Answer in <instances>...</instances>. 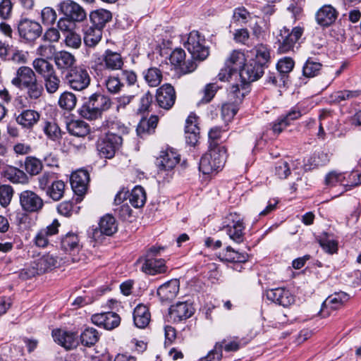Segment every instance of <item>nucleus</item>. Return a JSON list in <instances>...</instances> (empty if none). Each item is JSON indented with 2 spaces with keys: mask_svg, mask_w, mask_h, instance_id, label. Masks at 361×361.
<instances>
[{
  "mask_svg": "<svg viewBox=\"0 0 361 361\" xmlns=\"http://www.w3.org/2000/svg\"><path fill=\"white\" fill-rule=\"evenodd\" d=\"M68 132L73 136L84 137L90 132V126L82 120H71L66 123Z\"/></svg>",
  "mask_w": 361,
  "mask_h": 361,
  "instance_id": "c756f323",
  "label": "nucleus"
},
{
  "mask_svg": "<svg viewBox=\"0 0 361 361\" xmlns=\"http://www.w3.org/2000/svg\"><path fill=\"white\" fill-rule=\"evenodd\" d=\"M58 260L56 257L50 254L39 256L30 262V265L22 269L20 272L21 279L26 280L36 275L44 274L51 271L57 267Z\"/></svg>",
  "mask_w": 361,
  "mask_h": 361,
  "instance_id": "f03ea898",
  "label": "nucleus"
},
{
  "mask_svg": "<svg viewBox=\"0 0 361 361\" xmlns=\"http://www.w3.org/2000/svg\"><path fill=\"white\" fill-rule=\"evenodd\" d=\"M18 30L22 39L27 42H32L41 35L42 27L37 22L24 18L19 22Z\"/></svg>",
  "mask_w": 361,
  "mask_h": 361,
  "instance_id": "9b49d317",
  "label": "nucleus"
},
{
  "mask_svg": "<svg viewBox=\"0 0 361 361\" xmlns=\"http://www.w3.org/2000/svg\"><path fill=\"white\" fill-rule=\"evenodd\" d=\"M19 198L23 210L28 213L38 212L44 206L43 200L32 190L23 191Z\"/></svg>",
  "mask_w": 361,
  "mask_h": 361,
  "instance_id": "f8f14e48",
  "label": "nucleus"
},
{
  "mask_svg": "<svg viewBox=\"0 0 361 361\" xmlns=\"http://www.w3.org/2000/svg\"><path fill=\"white\" fill-rule=\"evenodd\" d=\"M237 104L234 101H232L222 105L221 114L224 120L229 121L233 118L238 111Z\"/></svg>",
  "mask_w": 361,
  "mask_h": 361,
  "instance_id": "338daca9",
  "label": "nucleus"
},
{
  "mask_svg": "<svg viewBox=\"0 0 361 361\" xmlns=\"http://www.w3.org/2000/svg\"><path fill=\"white\" fill-rule=\"evenodd\" d=\"M65 80L71 89L75 91H82L90 85L91 78L85 68L76 66L66 73Z\"/></svg>",
  "mask_w": 361,
  "mask_h": 361,
  "instance_id": "7ed1b4c3",
  "label": "nucleus"
},
{
  "mask_svg": "<svg viewBox=\"0 0 361 361\" xmlns=\"http://www.w3.org/2000/svg\"><path fill=\"white\" fill-rule=\"evenodd\" d=\"M58 104L61 109L67 111H71L76 106V96L73 92L65 91L61 94Z\"/></svg>",
  "mask_w": 361,
  "mask_h": 361,
  "instance_id": "37998d69",
  "label": "nucleus"
},
{
  "mask_svg": "<svg viewBox=\"0 0 361 361\" xmlns=\"http://www.w3.org/2000/svg\"><path fill=\"white\" fill-rule=\"evenodd\" d=\"M129 202L135 208L142 207L146 201V195L144 188L135 186L128 195Z\"/></svg>",
  "mask_w": 361,
  "mask_h": 361,
  "instance_id": "a19ab883",
  "label": "nucleus"
},
{
  "mask_svg": "<svg viewBox=\"0 0 361 361\" xmlns=\"http://www.w3.org/2000/svg\"><path fill=\"white\" fill-rule=\"evenodd\" d=\"M43 130L47 137L52 140H56L61 137V130L54 122L47 121Z\"/></svg>",
  "mask_w": 361,
  "mask_h": 361,
  "instance_id": "052dcab7",
  "label": "nucleus"
},
{
  "mask_svg": "<svg viewBox=\"0 0 361 361\" xmlns=\"http://www.w3.org/2000/svg\"><path fill=\"white\" fill-rule=\"evenodd\" d=\"M54 61L59 70L66 71L73 67L76 59L70 52L60 51L56 54Z\"/></svg>",
  "mask_w": 361,
  "mask_h": 361,
  "instance_id": "2f4dec72",
  "label": "nucleus"
},
{
  "mask_svg": "<svg viewBox=\"0 0 361 361\" xmlns=\"http://www.w3.org/2000/svg\"><path fill=\"white\" fill-rule=\"evenodd\" d=\"M146 82L151 87L158 86L162 80V73L157 68H150L144 73Z\"/></svg>",
  "mask_w": 361,
  "mask_h": 361,
  "instance_id": "a18cd8bd",
  "label": "nucleus"
},
{
  "mask_svg": "<svg viewBox=\"0 0 361 361\" xmlns=\"http://www.w3.org/2000/svg\"><path fill=\"white\" fill-rule=\"evenodd\" d=\"M91 320L94 324L102 326L106 330H112L120 324L121 318L118 314L112 312L94 314Z\"/></svg>",
  "mask_w": 361,
  "mask_h": 361,
  "instance_id": "dca6fc26",
  "label": "nucleus"
},
{
  "mask_svg": "<svg viewBox=\"0 0 361 361\" xmlns=\"http://www.w3.org/2000/svg\"><path fill=\"white\" fill-rule=\"evenodd\" d=\"M194 313L191 304L186 302H180L171 306L169 315L174 322H179L190 317Z\"/></svg>",
  "mask_w": 361,
  "mask_h": 361,
  "instance_id": "b1692460",
  "label": "nucleus"
},
{
  "mask_svg": "<svg viewBox=\"0 0 361 361\" xmlns=\"http://www.w3.org/2000/svg\"><path fill=\"white\" fill-rule=\"evenodd\" d=\"M337 18L336 9L331 5L323 6L317 13L316 19L322 26L331 25Z\"/></svg>",
  "mask_w": 361,
  "mask_h": 361,
  "instance_id": "cd10ccee",
  "label": "nucleus"
},
{
  "mask_svg": "<svg viewBox=\"0 0 361 361\" xmlns=\"http://www.w3.org/2000/svg\"><path fill=\"white\" fill-rule=\"evenodd\" d=\"M54 173L44 172L37 178L38 188L46 192L50 185L55 180Z\"/></svg>",
  "mask_w": 361,
  "mask_h": 361,
  "instance_id": "bf43d9fd",
  "label": "nucleus"
},
{
  "mask_svg": "<svg viewBox=\"0 0 361 361\" xmlns=\"http://www.w3.org/2000/svg\"><path fill=\"white\" fill-rule=\"evenodd\" d=\"M37 79V75L31 68L28 66H20L16 71V77L11 80V84L23 90Z\"/></svg>",
  "mask_w": 361,
  "mask_h": 361,
  "instance_id": "6ab92c4d",
  "label": "nucleus"
},
{
  "mask_svg": "<svg viewBox=\"0 0 361 361\" xmlns=\"http://www.w3.org/2000/svg\"><path fill=\"white\" fill-rule=\"evenodd\" d=\"M40 114L33 109H25L21 111L16 116V121L23 128L30 130L39 121Z\"/></svg>",
  "mask_w": 361,
  "mask_h": 361,
  "instance_id": "393cba45",
  "label": "nucleus"
},
{
  "mask_svg": "<svg viewBox=\"0 0 361 361\" xmlns=\"http://www.w3.org/2000/svg\"><path fill=\"white\" fill-rule=\"evenodd\" d=\"M303 30L300 27H294L291 32L286 27L281 29L277 37L278 51L280 53H286L293 50Z\"/></svg>",
  "mask_w": 361,
  "mask_h": 361,
  "instance_id": "0eeeda50",
  "label": "nucleus"
},
{
  "mask_svg": "<svg viewBox=\"0 0 361 361\" xmlns=\"http://www.w3.org/2000/svg\"><path fill=\"white\" fill-rule=\"evenodd\" d=\"M52 336L55 342L68 350L78 345V335L75 332L55 329L52 331Z\"/></svg>",
  "mask_w": 361,
  "mask_h": 361,
  "instance_id": "4be33fe9",
  "label": "nucleus"
},
{
  "mask_svg": "<svg viewBox=\"0 0 361 361\" xmlns=\"http://www.w3.org/2000/svg\"><path fill=\"white\" fill-rule=\"evenodd\" d=\"M223 345L216 343L213 350L209 352L207 356L201 359V361H219L222 357Z\"/></svg>",
  "mask_w": 361,
  "mask_h": 361,
  "instance_id": "774afa93",
  "label": "nucleus"
},
{
  "mask_svg": "<svg viewBox=\"0 0 361 361\" xmlns=\"http://www.w3.org/2000/svg\"><path fill=\"white\" fill-rule=\"evenodd\" d=\"M57 7L60 13L73 22H82L86 18L85 9L72 0H64Z\"/></svg>",
  "mask_w": 361,
  "mask_h": 361,
  "instance_id": "9d476101",
  "label": "nucleus"
},
{
  "mask_svg": "<svg viewBox=\"0 0 361 361\" xmlns=\"http://www.w3.org/2000/svg\"><path fill=\"white\" fill-rule=\"evenodd\" d=\"M151 320V313L147 306L140 304L135 307L133 311V322L135 325L140 329L147 327Z\"/></svg>",
  "mask_w": 361,
  "mask_h": 361,
  "instance_id": "bb28decb",
  "label": "nucleus"
},
{
  "mask_svg": "<svg viewBox=\"0 0 361 361\" xmlns=\"http://www.w3.org/2000/svg\"><path fill=\"white\" fill-rule=\"evenodd\" d=\"M226 159V149L223 146L209 147V150L201 157L199 169L204 174H212L221 171Z\"/></svg>",
  "mask_w": 361,
  "mask_h": 361,
  "instance_id": "f257e3e1",
  "label": "nucleus"
},
{
  "mask_svg": "<svg viewBox=\"0 0 361 361\" xmlns=\"http://www.w3.org/2000/svg\"><path fill=\"white\" fill-rule=\"evenodd\" d=\"M345 180V176L342 173H339L335 171L329 172L325 178V184L328 187H334L337 184L342 185V187L344 185L343 183ZM343 190V188H341ZM342 190L340 191V192Z\"/></svg>",
  "mask_w": 361,
  "mask_h": 361,
  "instance_id": "13d9d810",
  "label": "nucleus"
},
{
  "mask_svg": "<svg viewBox=\"0 0 361 361\" xmlns=\"http://www.w3.org/2000/svg\"><path fill=\"white\" fill-rule=\"evenodd\" d=\"M157 122L158 118L157 116H151L149 119H142L136 129L137 135L142 137L146 135L152 133L157 127Z\"/></svg>",
  "mask_w": 361,
  "mask_h": 361,
  "instance_id": "c9c22d12",
  "label": "nucleus"
},
{
  "mask_svg": "<svg viewBox=\"0 0 361 361\" xmlns=\"http://www.w3.org/2000/svg\"><path fill=\"white\" fill-rule=\"evenodd\" d=\"M123 66V60L121 55L116 51L106 49L102 55V58H98L92 66V68L98 75L99 71L103 68L109 71L121 70Z\"/></svg>",
  "mask_w": 361,
  "mask_h": 361,
  "instance_id": "423d86ee",
  "label": "nucleus"
},
{
  "mask_svg": "<svg viewBox=\"0 0 361 361\" xmlns=\"http://www.w3.org/2000/svg\"><path fill=\"white\" fill-rule=\"evenodd\" d=\"M123 143L121 135L109 131L97 142V150L101 157L111 159L114 157Z\"/></svg>",
  "mask_w": 361,
  "mask_h": 361,
  "instance_id": "20e7f679",
  "label": "nucleus"
},
{
  "mask_svg": "<svg viewBox=\"0 0 361 361\" xmlns=\"http://www.w3.org/2000/svg\"><path fill=\"white\" fill-rule=\"evenodd\" d=\"M118 226L115 218L106 214L101 218L99 223V228H95L92 232V238L99 240L102 235H111L117 231Z\"/></svg>",
  "mask_w": 361,
  "mask_h": 361,
  "instance_id": "f3484780",
  "label": "nucleus"
},
{
  "mask_svg": "<svg viewBox=\"0 0 361 361\" xmlns=\"http://www.w3.org/2000/svg\"><path fill=\"white\" fill-rule=\"evenodd\" d=\"M13 190L11 185H2L0 186V204L6 207L8 206L13 197Z\"/></svg>",
  "mask_w": 361,
  "mask_h": 361,
  "instance_id": "680f3d73",
  "label": "nucleus"
},
{
  "mask_svg": "<svg viewBox=\"0 0 361 361\" xmlns=\"http://www.w3.org/2000/svg\"><path fill=\"white\" fill-rule=\"evenodd\" d=\"M180 161V155L173 149L161 152L157 159V165L160 171L172 170Z\"/></svg>",
  "mask_w": 361,
  "mask_h": 361,
  "instance_id": "aec40b11",
  "label": "nucleus"
},
{
  "mask_svg": "<svg viewBox=\"0 0 361 361\" xmlns=\"http://www.w3.org/2000/svg\"><path fill=\"white\" fill-rule=\"evenodd\" d=\"M87 101L101 115L104 111L108 110L111 105V102L109 97L103 94L97 92L90 95L87 98Z\"/></svg>",
  "mask_w": 361,
  "mask_h": 361,
  "instance_id": "c85d7f7f",
  "label": "nucleus"
},
{
  "mask_svg": "<svg viewBox=\"0 0 361 361\" xmlns=\"http://www.w3.org/2000/svg\"><path fill=\"white\" fill-rule=\"evenodd\" d=\"M102 29L96 26L87 27L84 33V42L90 47L96 46L102 39Z\"/></svg>",
  "mask_w": 361,
  "mask_h": 361,
  "instance_id": "4c0bfd02",
  "label": "nucleus"
},
{
  "mask_svg": "<svg viewBox=\"0 0 361 361\" xmlns=\"http://www.w3.org/2000/svg\"><path fill=\"white\" fill-rule=\"evenodd\" d=\"M61 247L70 253L78 252L80 245L78 235L73 233H67L61 240Z\"/></svg>",
  "mask_w": 361,
  "mask_h": 361,
  "instance_id": "ea45409f",
  "label": "nucleus"
},
{
  "mask_svg": "<svg viewBox=\"0 0 361 361\" xmlns=\"http://www.w3.org/2000/svg\"><path fill=\"white\" fill-rule=\"evenodd\" d=\"M90 175L87 171L80 169L72 173L71 184L74 192L79 196L85 194L87 190Z\"/></svg>",
  "mask_w": 361,
  "mask_h": 361,
  "instance_id": "a211bd4d",
  "label": "nucleus"
},
{
  "mask_svg": "<svg viewBox=\"0 0 361 361\" xmlns=\"http://www.w3.org/2000/svg\"><path fill=\"white\" fill-rule=\"evenodd\" d=\"M156 97L160 107L169 109L173 106L176 100L174 88L170 84L163 85L157 90Z\"/></svg>",
  "mask_w": 361,
  "mask_h": 361,
  "instance_id": "412c9836",
  "label": "nucleus"
},
{
  "mask_svg": "<svg viewBox=\"0 0 361 361\" xmlns=\"http://www.w3.org/2000/svg\"><path fill=\"white\" fill-rule=\"evenodd\" d=\"M238 73L242 82L250 83L261 78L264 70L260 64H257V61L250 59L244 63Z\"/></svg>",
  "mask_w": 361,
  "mask_h": 361,
  "instance_id": "ddd939ff",
  "label": "nucleus"
},
{
  "mask_svg": "<svg viewBox=\"0 0 361 361\" xmlns=\"http://www.w3.org/2000/svg\"><path fill=\"white\" fill-rule=\"evenodd\" d=\"M63 37L64 43L66 47L72 49H78L81 46L82 40L80 35L74 30L69 32Z\"/></svg>",
  "mask_w": 361,
  "mask_h": 361,
  "instance_id": "e2e57ef3",
  "label": "nucleus"
},
{
  "mask_svg": "<svg viewBox=\"0 0 361 361\" xmlns=\"http://www.w3.org/2000/svg\"><path fill=\"white\" fill-rule=\"evenodd\" d=\"M104 86L106 87L108 92L117 94L122 90L123 84L118 77L110 75L105 78Z\"/></svg>",
  "mask_w": 361,
  "mask_h": 361,
  "instance_id": "3c124183",
  "label": "nucleus"
},
{
  "mask_svg": "<svg viewBox=\"0 0 361 361\" xmlns=\"http://www.w3.org/2000/svg\"><path fill=\"white\" fill-rule=\"evenodd\" d=\"M25 168L27 173L31 176H36L42 171L43 165L39 159L33 157H28L25 161Z\"/></svg>",
  "mask_w": 361,
  "mask_h": 361,
  "instance_id": "49530a36",
  "label": "nucleus"
},
{
  "mask_svg": "<svg viewBox=\"0 0 361 361\" xmlns=\"http://www.w3.org/2000/svg\"><path fill=\"white\" fill-rule=\"evenodd\" d=\"M266 295L268 300L285 307L290 306L295 301L294 295L285 288L268 290Z\"/></svg>",
  "mask_w": 361,
  "mask_h": 361,
  "instance_id": "2eb2a0df",
  "label": "nucleus"
},
{
  "mask_svg": "<svg viewBox=\"0 0 361 361\" xmlns=\"http://www.w3.org/2000/svg\"><path fill=\"white\" fill-rule=\"evenodd\" d=\"M185 47L191 54L193 59L203 61L209 56V49L205 45V39L197 31L190 32Z\"/></svg>",
  "mask_w": 361,
  "mask_h": 361,
  "instance_id": "39448f33",
  "label": "nucleus"
},
{
  "mask_svg": "<svg viewBox=\"0 0 361 361\" xmlns=\"http://www.w3.org/2000/svg\"><path fill=\"white\" fill-rule=\"evenodd\" d=\"M249 26L252 30V35L259 38L269 27L268 20L260 18L255 15V18L250 20Z\"/></svg>",
  "mask_w": 361,
  "mask_h": 361,
  "instance_id": "79ce46f5",
  "label": "nucleus"
},
{
  "mask_svg": "<svg viewBox=\"0 0 361 361\" xmlns=\"http://www.w3.org/2000/svg\"><path fill=\"white\" fill-rule=\"evenodd\" d=\"M57 18L55 10L51 7H44L41 11V20L42 23L45 25H53Z\"/></svg>",
  "mask_w": 361,
  "mask_h": 361,
  "instance_id": "69168bd1",
  "label": "nucleus"
},
{
  "mask_svg": "<svg viewBox=\"0 0 361 361\" xmlns=\"http://www.w3.org/2000/svg\"><path fill=\"white\" fill-rule=\"evenodd\" d=\"M233 18L235 21L242 24L250 23V20L255 18V15L250 13L244 7L235 8L233 14Z\"/></svg>",
  "mask_w": 361,
  "mask_h": 361,
  "instance_id": "6e6d98bb",
  "label": "nucleus"
},
{
  "mask_svg": "<svg viewBox=\"0 0 361 361\" xmlns=\"http://www.w3.org/2000/svg\"><path fill=\"white\" fill-rule=\"evenodd\" d=\"M99 338L98 331L92 327H87L80 334V341L82 345L90 347L94 345Z\"/></svg>",
  "mask_w": 361,
  "mask_h": 361,
  "instance_id": "c03bdc74",
  "label": "nucleus"
},
{
  "mask_svg": "<svg viewBox=\"0 0 361 361\" xmlns=\"http://www.w3.org/2000/svg\"><path fill=\"white\" fill-rule=\"evenodd\" d=\"M23 89L26 90L27 96L31 100H36L40 98L44 91L42 85L37 79Z\"/></svg>",
  "mask_w": 361,
  "mask_h": 361,
  "instance_id": "603ef678",
  "label": "nucleus"
},
{
  "mask_svg": "<svg viewBox=\"0 0 361 361\" xmlns=\"http://www.w3.org/2000/svg\"><path fill=\"white\" fill-rule=\"evenodd\" d=\"M137 263L141 264V270L144 273L150 275L164 273L166 271V267L164 259L154 258H140Z\"/></svg>",
  "mask_w": 361,
  "mask_h": 361,
  "instance_id": "5701e85b",
  "label": "nucleus"
},
{
  "mask_svg": "<svg viewBox=\"0 0 361 361\" xmlns=\"http://www.w3.org/2000/svg\"><path fill=\"white\" fill-rule=\"evenodd\" d=\"M36 53L37 55L42 56V58L48 60L51 59H54L58 51H56L55 45L49 43L39 45L36 49Z\"/></svg>",
  "mask_w": 361,
  "mask_h": 361,
  "instance_id": "5fc2aeb1",
  "label": "nucleus"
},
{
  "mask_svg": "<svg viewBox=\"0 0 361 361\" xmlns=\"http://www.w3.org/2000/svg\"><path fill=\"white\" fill-rule=\"evenodd\" d=\"M65 190V183L61 180L55 179L45 193L54 201H59L63 197Z\"/></svg>",
  "mask_w": 361,
  "mask_h": 361,
  "instance_id": "e433bc0d",
  "label": "nucleus"
},
{
  "mask_svg": "<svg viewBox=\"0 0 361 361\" xmlns=\"http://www.w3.org/2000/svg\"><path fill=\"white\" fill-rule=\"evenodd\" d=\"M358 95L357 91L343 90L334 92L331 95L332 102L340 103L356 97Z\"/></svg>",
  "mask_w": 361,
  "mask_h": 361,
  "instance_id": "0e129e2a",
  "label": "nucleus"
},
{
  "mask_svg": "<svg viewBox=\"0 0 361 361\" xmlns=\"http://www.w3.org/2000/svg\"><path fill=\"white\" fill-rule=\"evenodd\" d=\"M185 52L179 48L174 49L170 55V62L176 71L181 75L188 74L197 68V63L192 60H185Z\"/></svg>",
  "mask_w": 361,
  "mask_h": 361,
  "instance_id": "1a4fd4ad",
  "label": "nucleus"
},
{
  "mask_svg": "<svg viewBox=\"0 0 361 361\" xmlns=\"http://www.w3.org/2000/svg\"><path fill=\"white\" fill-rule=\"evenodd\" d=\"M44 80L45 89L49 94H54L58 91L61 80L56 72L44 78Z\"/></svg>",
  "mask_w": 361,
  "mask_h": 361,
  "instance_id": "864d4df0",
  "label": "nucleus"
},
{
  "mask_svg": "<svg viewBox=\"0 0 361 361\" xmlns=\"http://www.w3.org/2000/svg\"><path fill=\"white\" fill-rule=\"evenodd\" d=\"M32 67L35 72L43 78L56 72L54 66L43 58H37L32 61Z\"/></svg>",
  "mask_w": 361,
  "mask_h": 361,
  "instance_id": "72a5a7b5",
  "label": "nucleus"
},
{
  "mask_svg": "<svg viewBox=\"0 0 361 361\" xmlns=\"http://www.w3.org/2000/svg\"><path fill=\"white\" fill-rule=\"evenodd\" d=\"M247 254L239 253L228 246L224 257L226 261L231 262H245L247 260Z\"/></svg>",
  "mask_w": 361,
  "mask_h": 361,
  "instance_id": "4d7b16f0",
  "label": "nucleus"
},
{
  "mask_svg": "<svg viewBox=\"0 0 361 361\" xmlns=\"http://www.w3.org/2000/svg\"><path fill=\"white\" fill-rule=\"evenodd\" d=\"M269 59L270 53L269 49L266 46L260 44L256 47L255 57L251 59V60L257 61V64H260L264 70V67L269 61Z\"/></svg>",
  "mask_w": 361,
  "mask_h": 361,
  "instance_id": "09e8293b",
  "label": "nucleus"
},
{
  "mask_svg": "<svg viewBox=\"0 0 361 361\" xmlns=\"http://www.w3.org/2000/svg\"><path fill=\"white\" fill-rule=\"evenodd\" d=\"M246 61L247 59L243 52L239 50H234L231 53L225 63L227 67L233 68L238 73Z\"/></svg>",
  "mask_w": 361,
  "mask_h": 361,
  "instance_id": "58836bf2",
  "label": "nucleus"
},
{
  "mask_svg": "<svg viewBox=\"0 0 361 361\" xmlns=\"http://www.w3.org/2000/svg\"><path fill=\"white\" fill-rule=\"evenodd\" d=\"M3 176L13 183L26 184L29 181L27 174L23 171L13 166H6L3 171Z\"/></svg>",
  "mask_w": 361,
  "mask_h": 361,
  "instance_id": "473e14b6",
  "label": "nucleus"
},
{
  "mask_svg": "<svg viewBox=\"0 0 361 361\" xmlns=\"http://www.w3.org/2000/svg\"><path fill=\"white\" fill-rule=\"evenodd\" d=\"M90 20L94 26L102 29L112 18L111 13L105 9H99L90 13Z\"/></svg>",
  "mask_w": 361,
  "mask_h": 361,
  "instance_id": "f704fd0d",
  "label": "nucleus"
},
{
  "mask_svg": "<svg viewBox=\"0 0 361 361\" xmlns=\"http://www.w3.org/2000/svg\"><path fill=\"white\" fill-rule=\"evenodd\" d=\"M322 63L308 59L302 68L303 75L307 78L316 76L322 68Z\"/></svg>",
  "mask_w": 361,
  "mask_h": 361,
  "instance_id": "8fccbe9b",
  "label": "nucleus"
},
{
  "mask_svg": "<svg viewBox=\"0 0 361 361\" xmlns=\"http://www.w3.org/2000/svg\"><path fill=\"white\" fill-rule=\"evenodd\" d=\"M299 165H301V163L298 160H280L276 164L275 174L279 178H286L290 174L291 170L298 169Z\"/></svg>",
  "mask_w": 361,
  "mask_h": 361,
  "instance_id": "7c9ffc66",
  "label": "nucleus"
},
{
  "mask_svg": "<svg viewBox=\"0 0 361 361\" xmlns=\"http://www.w3.org/2000/svg\"><path fill=\"white\" fill-rule=\"evenodd\" d=\"M348 300V295L344 292L336 293L329 296L322 303L320 314L328 317L331 311L340 308Z\"/></svg>",
  "mask_w": 361,
  "mask_h": 361,
  "instance_id": "4468645a",
  "label": "nucleus"
},
{
  "mask_svg": "<svg viewBox=\"0 0 361 361\" xmlns=\"http://www.w3.org/2000/svg\"><path fill=\"white\" fill-rule=\"evenodd\" d=\"M79 115L87 120H96L102 116L98 111L91 106L87 101H85L82 105L78 109Z\"/></svg>",
  "mask_w": 361,
  "mask_h": 361,
  "instance_id": "de8ad7c7",
  "label": "nucleus"
},
{
  "mask_svg": "<svg viewBox=\"0 0 361 361\" xmlns=\"http://www.w3.org/2000/svg\"><path fill=\"white\" fill-rule=\"evenodd\" d=\"M228 224L224 226L231 240L236 243H241L245 239V225L240 215L231 213L227 216Z\"/></svg>",
  "mask_w": 361,
  "mask_h": 361,
  "instance_id": "6e6552de",
  "label": "nucleus"
},
{
  "mask_svg": "<svg viewBox=\"0 0 361 361\" xmlns=\"http://www.w3.org/2000/svg\"><path fill=\"white\" fill-rule=\"evenodd\" d=\"M179 281L172 279L160 286L157 289V295L162 302H169L173 300L179 291Z\"/></svg>",
  "mask_w": 361,
  "mask_h": 361,
  "instance_id": "a878e982",
  "label": "nucleus"
}]
</instances>
